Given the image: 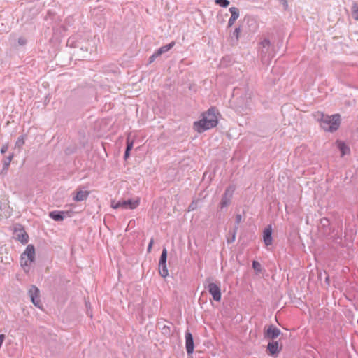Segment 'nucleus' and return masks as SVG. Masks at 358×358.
<instances>
[{
	"label": "nucleus",
	"mask_w": 358,
	"mask_h": 358,
	"mask_svg": "<svg viewBox=\"0 0 358 358\" xmlns=\"http://www.w3.org/2000/svg\"><path fill=\"white\" fill-rule=\"evenodd\" d=\"M13 158V154H11L10 155H9L8 157H6L3 160V165H4V169H6V171H8V167L10 166V164Z\"/></svg>",
	"instance_id": "nucleus-23"
},
{
	"label": "nucleus",
	"mask_w": 358,
	"mask_h": 358,
	"mask_svg": "<svg viewBox=\"0 0 358 358\" xmlns=\"http://www.w3.org/2000/svg\"><path fill=\"white\" fill-rule=\"evenodd\" d=\"M90 194V192L87 190H79L76 192V195L73 196V200L75 201H83L87 199Z\"/></svg>",
	"instance_id": "nucleus-14"
},
{
	"label": "nucleus",
	"mask_w": 358,
	"mask_h": 358,
	"mask_svg": "<svg viewBox=\"0 0 358 358\" xmlns=\"http://www.w3.org/2000/svg\"><path fill=\"white\" fill-rule=\"evenodd\" d=\"M153 243H154V240L152 238L148 244V252H150L151 251V249H152V245H153Z\"/></svg>",
	"instance_id": "nucleus-33"
},
{
	"label": "nucleus",
	"mask_w": 358,
	"mask_h": 358,
	"mask_svg": "<svg viewBox=\"0 0 358 358\" xmlns=\"http://www.w3.org/2000/svg\"><path fill=\"white\" fill-rule=\"evenodd\" d=\"M3 205H4L3 203L0 201V210H1L3 208Z\"/></svg>",
	"instance_id": "nucleus-38"
},
{
	"label": "nucleus",
	"mask_w": 358,
	"mask_h": 358,
	"mask_svg": "<svg viewBox=\"0 0 358 358\" xmlns=\"http://www.w3.org/2000/svg\"><path fill=\"white\" fill-rule=\"evenodd\" d=\"M8 144L3 145L1 148V153L4 154L8 150Z\"/></svg>",
	"instance_id": "nucleus-29"
},
{
	"label": "nucleus",
	"mask_w": 358,
	"mask_h": 358,
	"mask_svg": "<svg viewBox=\"0 0 358 358\" xmlns=\"http://www.w3.org/2000/svg\"><path fill=\"white\" fill-rule=\"evenodd\" d=\"M16 239L22 243H27L29 241L27 234L24 230L15 231Z\"/></svg>",
	"instance_id": "nucleus-15"
},
{
	"label": "nucleus",
	"mask_w": 358,
	"mask_h": 358,
	"mask_svg": "<svg viewBox=\"0 0 358 358\" xmlns=\"http://www.w3.org/2000/svg\"><path fill=\"white\" fill-rule=\"evenodd\" d=\"M284 1H285V5L286 6H287V2L286 1V0H284Z\"/></svg>",
	"instance_id": "nucleus-40"
},
{
	"label": "nucleus",
	"mask_w": 358,
	"mask_h": 358,
	"mask_svg": "<svg viewBox=\"0 0 358 358\" xmlns=\"http://www.w3.org/2000/svg\"><path fill=\"white\" fill-rule=\"evenodd\" d=\"M280 333L281 331L279 329L271 325L265 333V337L271 339H275L280 334Z\"/></svg>",
	"instance_id": "nucleus-12"
},
{
	"label": "nucleus",
	"mask_w": 358,
	"mask_h": 358,
	"mask_svg": "<svg viewBox=\"0 0 358 358\" xmlns=\"http://www.w3.org/2000/svg\"><path fill=\"white\" fill-rule=\"evenodd\" d=\"M175 45V42L172 41L169 44H167L166 45L162 46L156 51V55H161L166 52H168L169 50H171Z\"/></svg>",
	"instance_id": "nucleus-18"
},
{
	"label": "nucleus",
	"mask_w": 358,
	"mask_h": 358,
	"mask_svg": "<svg viewBox=\"0 0 358 358\" xmlns=\"http://www.w3.org/2000/svg\"><path fill=\"white\" fill-rule=\"evenodd\" d=\"M159 56V55H156V52H155L150 57V63L152 62L155 58L158 57Z\"/></svg>",
	"instance_id": "nucleus-31"
},
{
	"label": "nucleus",
	"mask_w": 358,
	"mask_h": 358,
	"mask_svg": "<svg viewBox=\"0 0 358 358\" xmlns=\"http://www.w3.org/2000/svg\"><path fill=\"white\" fill-rule=\"evenodd\" d=\"M352 14L354 19L358 20V4H355L353 6Z\"/></svg>",
	"instance_id": "nucleus-26"
},
{
	"label": "nucleus",
	"mask_w": 358,
	"mask_h": 358,
	"mask_svg": "<svg viewBox=\"0 0 358 358\" xmlns=\"http://www.w3.org/2000/svg\"><path fill=\"white\" fill-rule=\"evenodd\" d=\"M159 272L162 278H166L169 275L166 263L164 264H159Z\"/></svg>",
	"instance_id": "nucleus-21"
},
{
	"label": "nucleus",
	"mask_w": 358,
	"mask_h": 358,
	"mask_svg": "<svg viewBox=\"0 0 358 358\" xmlns=\"http://www.w3.org/2000/svg\"><path fill=\"white\" fill-rule=\"evenodd\" d=\"M234 25V24H229L228 28L229 29L231 39H234L235 41H237L241 31V27Z\"/></svg>",
	"instance_id": "nucleus-13"
},
{
	"label": "nucleus",
	"mask_w": 358,
	"mask_h": 358,
	"mask_svg": "<svg viewBox=\"0 0 358 358\" xmlns=\"http://www.w3.org/2000/svg\"><path fill=\"white\" fill-rule=\"evenodd\" d=\"M26 40L24 38H20L18 39V43L20 45H24L25 43H26Z\"/></svg>",
	"instance_id": "nucleus-34"
},
{
	"label": "nucleus",
	"mask_w": 358,
	"mask_h": 358,
	"mask_svg": "<svg viewBox=\"0 0 358 358\" xmlns=\"http://www.w3.org/2000/svg\"><path fill=\"white\" fill-rule=\"evenodd\" d=\"M132 148H133V142L127 141L126 150H127V152H130V150L132 149Z\"/></svg>",
	"instance_id": "nucleus-30"
},
{
	"label": "nucleus",
	"mask_w": 358,
	"mask_h": 358,
	"mask_svg": "<svg viewBox=\"0 0 358 358\" xmlns=\"http://www.w3.org/2000/svg\"><path fill=\"white\" fill-rule=\"evenodd\" d=\"M159 56V55H156V52H155L150 57V63L152 62L155 58L158 57Z\"/></svg>",
	"instance_id": "nucleus-32"
},
{
	"label": "nucleus",
	"mask_w": 358,
	"mask_h": 358,
	"mask_svg": "<svg viewBox=\"0 0 358 358\" xmlns=\"http://www.w3.org/2000/svg\"><path fill=\"white\" fill-rule=\"evenodd\" d=\"M185 348L187 353L191 355L194 351V340L192 334L189 331L185 332Z\"/></svg>",
	"instance_id": "nucleus-9"
},
{
	"label": "nucleus",
	"mask_w": 358,
	"mask_h": 358,
	"mask_svg": "<svg viewBox=\"0 0 358 358\" xmlns=\"http://www.w3.org/2000/svg\"><path fill=\"white\" fill-rule=\"evenodd\" d=\"M252 268L255 270L260 271L261 264L258 262H257V261H253V262H252Z\"/></svg>",
	"instance_id": "nucleus-27"
},
{
	"label": "nucleus",
	"mask_w": 358,
	"mask_h": 358,
	"mask_svg": "<svg viewBox=\"0 0 358 358\" xmlns=\"http://www.w3.org/2000/svg\"><path fill=\"white\" fill-rule=\"evenodd\" d=\"M237 229H238V227H236V228H235V229H234V231L233 232L231 239V240H229V239L227 240L228 243H231V242L234 241L235 238H236V233Z\"/></svg>",
	"instance_id": "nucleus-28"
},
{
	"label": "nucleus",
	"mask_w": 358,
	"mask_h": 358,
	"mask_svg": "<svg viewBox=\"0 0 358 358\" xmlns=\"http://www.w3.org/2000/svg\"><path fill=\"white\" fill-rule=\"evenodd\" d=\"M231 17L228 22H234L236 20L239 16V10L236 7H231L229 8Z\"/></svg>",
	"instance_id": "nucleus-19"
},
{
	"label": "nucleus",
	"mask_w": 358,
	"mask_h": 358,
	"mask_svg": "<svg viewBox=\"0 0 358 358\" xmlns=\"http://www.w3.org/2000/svg\"><path fill=\"white\" fill-rule=\"evenodd\" d=\"M267 349L269 351L271 355H276L279 352V346L277 341H272L268 343Z\"/></svg>",
	"instance_id": "nucleus-16"
},
{
	"label": "nucleus",
	"mask_w": 358,
	"mask_h": 358,
	"mask_svg": "<svg viewBox=\"0 0 358 358\" xmlns=\"http://www.w3.org/2000/svg\"><path fill=\"white\" fill-rule=\"evenodd\" d=\"M49 216L55 221H62L64 218V212L52 211L50 213Z\"/></svg>",
	"instance_id": "nucleus-17"
},
{
	"label": "nucleus",
	"mask_w": 358,
	"mask_h": 358,
	"mask_svg": "<svg viewBox=\"0 0 358 358\" xmlns=\"http://www.w3.org/2000/svg\"><path fill=\"white\" fill-rule=\"evenodd\" d=\"M29 296H30L31 301L33 304L39 308H41V302L40 300V291L34 285H32L28 292Z\"/></svg>",
	"instance_id": "nucleus-6"
},
{
	"label": "nucleus",
	"mask_w": 358,
	"mask_h": 358,
	"mask_svg": "<svg viewBox=\"0 0 358 358\" xmlns=\"http://www.w3.org/2000/svg\"><path fill=\"white\" fill-rule=\"evenodd\" d=\"M215 2L217 5L223 8H227L229 5L228 0H215Z\"/></svg>",
	"instance_id": "nucleus-24"
},
{
	"label": "nucleus",
	"mask_w": 358,
	"mask_h": 358,
	"mask_svg": "<svg viewBox=\"0 0 358 358\" xmlns=\"http://www.w3.org/2000/svg\"><path fill=\"white\" fill-rule=\"evenodd\" d=\"M35 257V249L32 245H29L25 251L21 255L20 264L26 272L29 271V267L34 262Z\"/></svg>",
	"instance_id": "nucleus-4"
},
{
	"label": "nucleus",
	"mask_w": 358,
	"mask_h": 358,
	"mask_svg": "<svg viewBox=\"0 0 358 358\" xmlns=\"http://www.w3.org/2000/svg\"><path fill=\"white\" fill-rule=\"evenodd\" d=\"M24 144V136H21L17 139V141L15 142V147L21 148Z\"/></svg>",
	"instance_id": "nucleus-25"
},
{
	"label": "nucleus",
	"mask_w": 358,
	"mask_h": 358,
	"mask_svg": "<svg viewBox=\"0 0 358 358\" xmlns=\"http://www.w3.org/2000/svg\"><path fill=\"white\" fill-rule=\"evenodd\" d=\"M195 209V206L194 203H191L189 206V210H194Z\"/></svg>",
	"instance_id": "nucleus-36"
},
{
	"label": "nucleus",
	"mask_w": 358,
	"mask_h": 358,
	"mask_svg": "<svg viewBox=\"0 0 358 358\" xmlns=\"http://www.w3.org/2000/svg\"><path fill=\"white\" fill-rule=\"evenodd\" d=\"M166 259H167V250L166 248H164L162 250V252L161 254V257L159 259V264H164L166 263Z\"/></svg>",
	"instance_id": "nucleus-22"
},
{
	"label": "nucleus",
	"mask_w": 358,
	"mask_h": 358,
	"mask_svg": "<svg viewBox=\"0 0 358 358\" xmlns=\"http://www.w3.org/2000/svg\"><path fill=\"white\" fill-rule=\"evenodd\" d=\"M241 220H242V216L241 215H239V214L236 215V222L237 224H239V222H241Z\"/></svg>",
	"instance_id": "nucleus-35"
},
{
	"label": "nucleus",
	"mask_w": 358,
	"mask_h": 358,
	"mask_svg": "<svg viewBox=\"0 0 358 358\" xmlns=\"http://www.w3.org/2000/svg\"><path fill=\"white\" fill-rule=\"evenodd\" d=\"M338 148L340 150L342 156L347 155L350 152V148L345 143L338 141H337Z\"/></svg>",
	"instance_id": "nucleus-20"
},
{
	"label": "nucleus",
	"mask_w": 358,
	"mask_h": 358,
	"mask_svg": "<svg viewBox=\"0 0 358 358\" xmlns=\"http://www.w3.org/2000/svg\"><path fill=\"white\" fill-rule=\"evenodd\" d=\"M329 220L327 218H322L318 226L319 230L323 235H329L331 232Z\"/></svg>",
	"instance_id": "nucleus-10"
},
{
	"label": "nucleus",
	"mask_w": 358,
	"mask_h": 358,
	"mask_svg": "<svg viewBox=\"0 0 358 358\" xmlns=\"http://www.w3.org/2000/svg\"><path fill=\"white\" fill-rule=\"evenodd\" d=\"M234 189L233 186H230L226 189L220 202L221 208L227 207L230 203Z\"/></svg>",
	"instance_id": "nucleus-8"
},
{
	"label": "nucleus",
	"mask_w": 358,
	"mask_h": 358,
	"mask_svg": "<svg viewBox=\"0 0 358 358\" xmlns=\"http://www.w3.org/2000/svg\"><path fill=\"white\" fill-rule=\"evenodd\" d=\"M259 54L264 64H268L274 56L273 47L267 39H264L259 44Z\"/></svg>",
	"instance_id": "nucleus-3"
},
{
	"label": "nucleus",
	"mask_w": 358,
	"mask_h": 358,
	"mask_svg": "<svg viewBox=\"0 0 358 358\" xmlns=\"http://www.w3.org/2000/svg\"><path fill=\"white\" fill-rule=\"evenodd\" d=\"M217 115L218 111L215 108H210L201 115V120L194 122V129L199 133H202L216 127L218 123Z\"/></svg>",
	"instance_id": "nucleus-1"
},
{
	"label": "nucleus",
	"mask_w": 358,
	"mask_h": 358,
	"mask_svg": "<svg viewBox=\"0 0 358 358\" xmlns=\"http://www.w3.org/2000/svg\"><path fill=\"white\" fill-rule=\"evenodd\" d=\"M263 240L266 246L272 245V227L271 225L264 229L263 231Z\"/></svg>",
	"instance_id": "nucleus-11"
},
{
	"label": "nucleus",
	"mask_w": 358,
	"mask_h": 358,
	"mask_svg": "<svg viewBox=\"0 0 358 358\" xmlns=\"http://www.w3.org/2000/svg\"><path fill=\"white\" fill-rule=\"evenodd\" d=\"M3 171H5L6 173L7 172V171H6V169H4V165L3 166Z\"/></svg>",
	"instance_id": "nucleus-39"
},
{
	"label": "nucleus",
	"mask_w": 358,
	"mask_h": 358,
	"mask_svg": "<svg viewBox=\"0 0 358 358\" xmlns=\"http://www.w3.org/2000/svg\"><path fill=\"white\" fill-rule=\"evenodd\" d=\"M129 156V152H127V150H125L124 152V158L127 159Z\"/></svg>",
	"instance_id": "nucleus-37"
},
{
	"label": "nucleus",
	"mask_w": 358,
	"mask_h": 358,
	"mask_svg": "<svg viewBox=\"0 0 358 358\" xmlns=\"http://www.w3.org/2000/svg\"><path fill=\"white\" fill-rule=\"evenodd\" d=\"M139 199H128L121 200L118 201H112L111 207L114 209L122 208V209H135L139 206Z\"/></svg>",
	"instance_id": "nucleus-5"
},
{
	"label": "nucleus",
	"mask_w": 358,
	"mask_h": 358,
	"mask_svg": "<svg viewBox=\"0 0 358 358\" xmlns=\"http://www.w3.org/2000/svg\"><path fill=\"white\" fill-rule=\"evenodd\" d=\"M206 288L215 301L221 300L222 294L220 286L214 282H209Z\"/></svg>",
	"instance_id": "nucleus-7"
},
{
	"label": "nucleus",
	"mask_w": 358,
	"mask_h": 358,
	"mask_svg": "<svg viewBox=\"0 0 358 358\" xmlns=\"http://www.w3.org/2000/svg\"><path fill=\"white\" fill-rule=\"evenodd\" d=\"M341 124V116L335 114L331 116L321 115L320 126L326 131L333 132L336 131Z\"/></svg>",
	"instance_id": "nucleus-2"
}]
</instances>
